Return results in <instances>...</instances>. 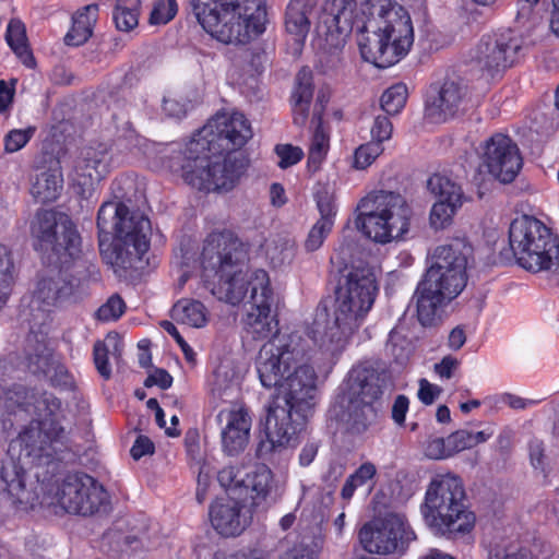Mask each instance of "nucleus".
<instances>
[{
	"mask_svg": "<svg viewBox=\"0 0 559 559\" xmlns=\"http://www.w3.org/2000/svg\"><path fill=\"white\" fill-rule=\"evenodd\" d=\"M246 169V160L235 153H191L190 142L183 152L182 178L191 187L205 191H229Z\"/></svg>",
	"mask_w": 559,
	"mask_h": 559,
	"instance_id": "obj_11",
	"label": "nucleus"
},
{
	"mask_svg": "<svg viewBox=\"0 0 559 559\" xmlns=\"http://www.w3.org/2000/svg\"><path fill=\"white\" fill-rule=\"evenodd\" d=\"M304 357L299 336L277 335L260 348L255 367L264 388H276L285 382V396L281 402L297 412L312 413L318 397L317 374L312 367L300 365Z\"/></svg>",
	"mask_w": 559,
	"mask_h": 559,
	"instance_id": "obj_3",
	"label": "nucleus"
},
{
	"mask_svg": "<svg viewBox=\"0 0 559 559\" xmlns=\"http://www.w3.org/2000/svg\"><path fill=\"white\" fill-rule=\"evenodd\" d=\"M275 152L280 158L277 165L283 169L297 164L304 156L301 148L290 144H278Z\"/></svg>",
	"mask_w": 559,
	"mask_h": 559,
	"instance_id": "obj_55",
	"label": "nucleus"
},
{
	"mask_svg": "<svg viewBox=\"0 0 559 559\" xmlns=\"http://www.w3.org/2000/svg\"><path fill=\"white\" fill-rule=\"evenodd\" d=\"M282 559H318L317 552L302 544L294 546Z\"/></svg>",
	"mask_w": 559,
	"mask_h": 559,
	"instance_id": "obj_64",
	"label": "nucleus"
},
{
	"mask_svg": "<svg viewBox=\"0 0 559 559\" xmlns=\"http://www.w3.org/2000/svg\"><path fill=\"white\" fill-rule=\"evenodd\" d=\"M407 88L404 84H395L389 87L381 96V108L388 115H396L405 106Z\"/></svg>",
	"mask_w": 559,
	"mask_h": 559,
	"instance_id": "obj_45",
	"label": "nucleus"
},
{
	"mask_svg": "<svg viewBox=\"0 0 559 559\" xmlns=\"http://www.w3.org/2000/svg\"><path fill=\"white\" fill-rule=\"evenodd\" d=\"M98 247L106 259L110 236L121 242L108 257L111 264H131L133 258L141 260L150 248L151 222L139 211H131L122 202L104 203L97 213Z\"/></svg>",
	"mask_w": 559,
	"mask_h": 559,
	"instance_id": "obj_7",
	"label": "nucleus"
},
{
	"mask_svg": "<svg viewBox=\"0 0 559 559\" xmlns=\"http://www.w3.org/2000/svg\"><path fill=\"white\" fill-rule=\"evenodd\" d=\"M377 292L372 269L353 266L346 269V273L338 281L333 319H328L325 307L317 310L312 338L329 361L330 368L370 311Z\"/></svg>",
	"mask_w": 559,
	"mask_h": 559,
	"instance_id": "obj_2",
	"label": "nucleus"
},
{
	"mask_svg": "<svg viewBox=\"0 0 559 559\" xmlns=\"http://www.w3.org/2000/svg\"><path fill=\"white\" fill-rule=\"evenodd\" d=\"M171 318L191 328H202L207 322V311L199 300L181 299L171 309Z\"/></svg>",
	"mask_w": 559,
	"mask_h": 559,
	"instance_id": "obj_34",
	"label": "nucleus"
},
{
	"mask_svg": "<svg viewBox=\"0 0 559 559\" xmlns=\"http://www.w3.org/2000/svg\"><path fill=\"white\" fill-rule=\"evenodd\" d=\"M488 559H539V557L528 546H512L503 552L490 554Z\"/></svg>",
	"mask_w": 559,
	"mask_h": 559,
	"instance_id": "obj_60",
	"label": "nucleus"
},
{
	"mask_svg": "<svg viewBox=\"0 0 559 559\" xmlns=\"http://www.w3.org/2000/svg\"><path fill=\"white\" fill-rule=\"evenodd\" d=\"M0 493L17 510L27 511L37 503L38 495L26 471L13 459L0 464Z\"/></svg>",
	"mask_w": 559,
	"mask_h": 559,
	"instance_id": "obj_21",
	"label": "nucleus"
},
{
	"mask_svg": "<svg viewBox=\"0 0 559 559\" xmlns=\"http://www.w3.org/2000/svg\"><path fill=\"white\" fill-rule=\"evenodd\" d=\"M539 0H523L520 3L516 22L522 27H534L538 24L539 16L533 12V5L537 4Z\"/></svg>",
	"mask_w": 559,
	"mask_h": 559,
	"instance_id": "obj_58",
	"label": "nucleus"
},
{
	"mask_svg": "<svg viewBox=\"0 0 559 559\" xmlns=\"http://www.w3.org/2000/svg\"><path fill=\"white\" fill-rule=\"evenodd\" d=\"M5 39L20 60L28 68L35 66V59L27 45L26 31L20 20H11L5 34Z\"/></svg>",
	"mask_w": 559,
	"mask_h": 559,
	"instance_id": "obj_38",
	"label": "nucleus"
},
{
	"mask_svg": "<svg viewBox=\"0 0 559 559\" xmlns=\"http://www.w3.org/2000/svg\"><path fill=\"white\" fill-rule=\"evenodd\" d=\"M473 249L463 238L438 246L431 264L414 294L417 318L421 325L433 326L440 320V309L454 299L466 285V267Z\"/></svg>",
	"mask_w": 559,
	"mask_h": 559,
	"instance_id": "obj_5",
	"label": "nucleus"
},
{
	"mask_svg": "<svg viewBox=\"0 0 559 559\" xmlns=\"http://www.w3.org/2000/svg\"><path fill=\"white\" fill-rule=\"evenodd\" d=\"M48 271L39 277L33 293L32 308L49 311L72 296L74 284L68 282L59 269L48 266Z\"/></svg>",
	"mask_w": 559,
	"mask_h": 559,
	"instance_id": "obj_24",
	"label": "nucleus"
},
{
	"mask_svg": "<svg viewBox=\"0 0 559 559\" xmlns=\"http://www.w3.org/2000/svg\"><path fill=\"white\" fill-rule=\"evenodd\" d=\"M62 183V175L58 169H45L32 180L31 193L38 202H52L60 195Z\"/></svg>",
	"mask_w": 559,
	"mask_h": 559,
	"instance_id": "obj_32",
	"label": "nucleus"
},
{
	"mask_svg": "<svg viewBox=\"0 0 559 559\" xmlns=\"http://www.w3.org/2000/svg\"><path fill=\"white\" fill-rule=\"evenodd\" d=\"M469 99L468 85L462 78H449L436 96L428 102L426 112L433 121H445L465 109Z\"/></svg>",
	"mask_w": 559,
	"mask_h": 559,
	"instance_id": "obj_22",
	"label": "nucleus"
},
{
	"mask_svg": "<svg viewBox=\"0 0 559 559\" xmlns=\"http://www.w3.org/2000/svg\"><path fill=\"white\" fill-rule=\"evenodd\" d=\"M332 223L329 221H318L310 229L305 241L306 250L309 252L318 250L332 230Z\"/></svg>",
	"mask_w": 559,
	"mask_h": 559,
	"instance_id": "obj_53",
	"label": "nucleus"
},
{
	"mask_svg": "<svg viewBox=\"0 0 559 559\" xmlns=\"http://www.w3.org/2000/svg\"><path fill=\"white\" fill-rule=\"evenodd\" d=\"M463 203L438 201L430 212V224L436 229H442L452 222V217Z\"/></svg>",
	"mask_w": 559,
	"mask_h": 559,
	"instance_id": "obj_46",
	"label": "nucleus"
},
{
	"mask_svg": "<svg viewBox=\"0 0 559 559\" xmlns=\"http://www.w3.org/2000/svg\"><path fill=\"white\" fill-rule=\"evenodd\" d=\"M34 247L41 252L43 260L48 264L59 254L75 250L81 236L72 219L64 213L55 210H38L29 226Z\"/></svg>",
	"mask_w": 559,
	"mask_h": 559,
	"instance_id": "obj_12",
	"label": "nucleus"
},
{
	"mask_svg": "<svg viewBox=\"0 0 559 559\" xmlns=\"http://www.w3.org/2000/svg\"><path fill=\"white\" fill-rule=\"evenodd\" d=\"M377 473L374 464L366 462L361 464L352 475H349L341 490V497L344 500H350L357 488L362 487L371 480Z\"/></svg>",
	"mask_w": 559,
	"mask_h": 559,
	"instance_id": "obj_42",
	"label": "nucleus"
},
{
	"mask_svg": "<svg viewBox=\"0 0 559 559\" xmlns=\"http://www.w3.org/2000/svg\"><path fill=\"white\" fill-rule=\"evenodd\" d=\"M252 138L248 119L240 112L217 116L190 141L191 153H235Z\"/></svg>",
	"mask_w": 559,
	"mask_h": 559,
	"instance_id": "obj_14",
	"label": "nucleus"
},
{
	"mask_svg": "<svg viewBox=\"0 0 559 559\" xmlns=\"http://www.w3.org/2000/svg\"><path fill=\"white\" fill-rule=\"evenodd\" d=\"M509 242L516 262L526 271L559 269V237L536 217L515 218L509 228Z\"/></svg>",
	"mask_w": 559,
	"mask_h": 559,
	"instance_id": "obj_10",
	"label": "nucleus"
},
{
	"mask_svg": "<svg viewBox=\"0 0 559 559\" xmlns=\"http://www.w3.org/2000/svg\"><path fill=\"white\" fill-rule=\"evenodd\" d=\"M25 361L27 370L35 376H47L53 367L51 349L40 342L29 346Z\"/></svg>",
	"mask_w": 559,
	"mask_h": 559,
	"instance_id": "obj_41",
	"label": "nucleus"
},
{
	"mask_svg": "<svg viewBox=\"0 0 559 559\" xmlns=\"http://www.w3.org/2000/svg\"><path fill=\"white\" fill-rule=\"evenodd\" d=\"M480 166L501 183L512 182L523 166L518 144L508 135L496 133L483 145Z\"/></svg>",
	"mask_w": 559,
	"mask_h": 559,
	"instance_id": "obj_19",
	"label": "nucleus"
},
{
	"mask_svg": "<svg viewBox=\"0 0 559 559\" xmlns=\"http://www.w3.org/2000/svg\"><path fill=\"white\" fill-rule=\"evenodd\" d=\"M352 32L350 16L345 9L337 7L336 11L324 9L318 15L314 33L319 46L326 51L341 49Z\"/></svg>",
	"mask_w": 559,
	"mask_h": 559,
	"instance_id": "obj_23",
	"label": "nucleus"
},
{
	"mask_svg": "<svg viewBox=\"0 0 559 559\" xmlns=\"http://www.w3.org/2000/svg\"><path fill=\"white\" fill-rule=\"evenodd\" d=\"M121 352L122 345L116 336L108 335L105 341H97L94 344V364L98 373L105 380H108L111 377V368L108 362L109 355L118 361L121 356Z\"/></svg>",
	"mask_w": 559,
	"mask_h": 559,
	"instance_id": "obj_37",
	"label": "nucleus"
},
{
	"mask_svg": "<svg viewBox=\"0 0 559 559\" xmlns=\"http://www.w3.org/2000/svg\"><path fill=\"white\" fill-rule=\"evenodd\" d=\"M320 120V117L318 118ZM329 148V136L323 131L321 123L319 122L312 135L311 145L309 150L308 164L314 170H317Z\"/></svg>",
	"mask_w": 559,
	"mask_h": 559,
	"instance_id": "obj_44",
	"label": "nucleus"
},
{
	"mask_svg": "<svg viewBox=\"0 0 559 559\" xmlns=\"http://www.w3.org/2000/svg\"><path fill=\"white\" fill-rule=\"evenodd\" d=\"M421 513L426 524L436 534L447 537L469 533L476 521L467 503L463 480L451 473L431 478Z\"/></svg>",
	"mask_w": 559,
	"mask_h": 559,
	"instance_id": "obj_8",
	"label": "nucleus"
},
{
	"mask_svg": "<svg viewBox=\"0 0 559 559\" xmlns=\"http://www.w3.org/2000/svg\"><path fill=\"white\" fill-rule=\"evenodd\" d=\"M459 366L460 361L455 357L448 355L435 365V371L440 378L450 379Z\"/></svg>",
	"mask_w": 559,
	"mask_h": 559,
	"instance_id": "obj_63",
	"label": "nucleus"
},
{
	"mask_svg": "<svg viewBox=\"0 0 559 559\" xmlns=\"http://www.w3.org/2000/svg\"><path fill=\"white\" fill-rule=\"evenodd\" d=\"M448 439V448L450 451L451 456L455 453H459L465 449L472 448V441L471 432L462 429L457 430L450 436L447 437Z\"/></svg>",
	"mask_w": 559,
	"mask_h": 559,
	"instance_id": "obj_59",
	"label": "nucleus"
},
{
	"mask_svg": "<svg viewBox=\"0 0 559 559\" xmlns=\"http://www.w3.org/2000/svg\"><path fill=\"white\" fill-rule=\"evenodd\" d=\"M273 472L264 464L257 465L253 471L246 474L243 487L250 489L253 503L265 501L274 489Z\"/></svg>",
	"mask_w": 559,
	"mask_h": 559,
	"instance_id": "obj_35",
	"label": "nucleus"
},
{
	"mask_svg": "<svg viewBox=\"0 0 559 559\" xmlns=\"http://www.w3.org/2000/svg\"><path fill=\"white\" fill-rule=\"evenodd\" d=\"M428 190L435 194L439 200L445 202H464V193L461 186L451 180L450 178L435 174L427 181Z\"/></svg>",
	"mask_w": 559,
	"mask_h": 559,
	"instance_id": "obj_39",
	"label": "nucleus"
},
{
	"mask_svg": "<svg viewBox=\"0 0 559 559\" xmlns=\"http://www.w3.org/2000/svg\"><path fill=\"white\" fill-rule=\"evenodd\" d=\"M36 129L28 127L26 129H13L4 136V150L7 153H15L23 148L33 138Z\"/></svg>",
	"mask_w": 559,
	"mask_h": 559,
	"instance_id": "obj_49",
	"label": "nucleus"
},
{
	"mask_svg": "<svg viewBox=\"0 0 559 559\" xmlns=\"http://www.w3.org/2000/svg\"><path fill=\"white\" fill-rule=\"evenodd\" d=\"M386 376L368 366H356L341 386L332 412L345 430L354 436L367 432L377 424Z\"/></svg>",
	"mask_w": 559,
	"mask_h": 559,
	"instance_id": "obj_6",
	"label": "nucleus"
},
{
	"mask_svg": "<svg viewBox=\"0 0 559 559\" xmlns=\"http://www.w3.org/2000/svg\"><path fill=\"white\" fill-rule=\"evenodd\" d=\"M358 46L364 60L378 68H389L405 57L413 43L414 29L408 12L392 0H366Z\"/></svg>",
	"mask_w": 559,
	"mask_h": 559,
	"instance_id": "obj_4",
	"label": "nucleus"
},
{
	"mask_svg": "<svg viewBox=\"0 0 559 559\" xmlns=\"http://www.w3.org/2000/svg\"><path fill=\"white\" fill-rule=\"evenodd\" d=\"M56 499L67 513L83 516L107 512L110 504L104 486L84 473L67 475L58 487Z\"/></svg>",
	"mask_w": 559,
	"mask_h": 559,
	"instance_id": "obj_15",
	"label": "nucleus"
},
{
	"mask_svg": "<svg viewBox=\"0 0 559 559\" xmlns=\"http://www.w3.org/2000/svg\"><path fill=\"white\" fill-rule=\"evenodd\" d=\"M140 0H117L112 20L117 29L121 32H130L139 24Z\"/></svg>",
	"mask_w": 559,
	"mask_h": 559,
	"instance_id": "obj_40",
	"label": "nucleus"
},
{
	"mask_svg": "<svg viewBox=\"0 0 559 559\" xmlns=\"http://www.w3.org/2000/svg\"><path fill=\"white\" fill-rule=\"evenodd\" d=\"M265 255L274 269L290 265L296 255V241L288 235H276L266 242Z\"/></svg>",
	"mask_w": 559,
	"mask_h": 559,
	"instance_id": "obj_33",
	"label": "nucleus"
},
{
	"mask_svg": "<svg viewBox=\"0 0 559 559\" xmlns=\"http://www.w3.org/2000/svg\"><path fill=\"white\" fill-rule=\"evenodd\" d=\"M106 170L105 148L84 147L74 162L73 181L81 188L82 193H85L100 181Z\"/></svg>",
	"mask_w": 559,
	"mask_h": 559,
	"instance_id": "obj_28",
	"label": "nucleus"
},
{
	"mask_svg": "<svg viewBox=\"0 0 559 559\" xmlns=\"http://www.w3.org/2000/svg\"><path fill=\"white\" fill-rule=\"evenodd\" d=\"M357 210V227L376 242L386 243L408 231L412 210L399 193L370 192L360 200Z\"/></svg>",
	"mask_w": 559,
	"mask_h": 559,
	"instance_id": "obj_9",
	"label": "nucleus"
},
{
	"mask_svg": "<svg viewBox=\"0 0 559 559\" xmlns=\"http://www.w3.org/2000/svg\"><path fill=\"white\" fill-rule=\"evenodd\" d=\"M221 424L225 423L222 429V444L228 455H236L242 452L249 441L251 418L243 408L224 409L217 415Z\"/></svg>",
	"mask_w": 559,
	"mask_h": 559,
	"instance_id": "obj_25",
	"label": "nucleus"
},
{
	"mask_svg": "<svg viewBox=\"0 0 559 559\" xmlns=\"http://www.w3.org/2000/svg\"><path fill=\"white\" fill-rule=\"evenodd\" d=\"M318 0H290L285 14L286 31L304 41L307 37Z\"/></svg>",
	"mask_w": 559,
	"mask_h": 559,
	"instance_id": "obj_29",
	"label": "nucleus"
},
{
	"mask_svg": "<svg viewBox=\"0 0 559 559\" xmlns=\"http://www.w3.org/2000/svg\"><path fill=\"white\" fill-rule=\"evenodd\" d=\"M312 95V72L308 68H302L296 76V87L293 94V100L296 103L310 104Z\"/></svg>",
	"mask_w": 559,
	"mask_h": 559,
	"instance_id": "obj_48",
	"label": "nucleus"
},
{
	"mask_svg": "<svg viewBox=\"0 0 559 559\" xmlns=\"http://www.w3.org/2000/svg\"><path fill=\"white\" fill-rule=\"evenodd\" d=\"M0 403L3 408V430L11 431L29 421L12 441V445H17L21 454L33 463L40 464L44 459H52L66 447V429L49 419L61 405L53 394L23 384H13L3 390Z\"/></svg>",
	"mask_w": 559,
	"mask_h": 559,
	"instance_id": "obj_1",
	"label": "nucleus"
},
{
	"mask_svg": "<svg viewBox=\"0 0 559 559\" xmlns=\"http://www.w3.org/2000/svg\"><path fill=\"white\" fill-rule=\"evenodd\" d=\"M383 152L382 145L377 142H368L360 145L355 152V167L365 169Z\"/></svg>",
	"mask_w": 559,
	"mask_h": 559,
	"instance_id": "obj_52",
	"label": "nucleus"
},
{
	"mask_svg": "<svg viewBox=\"0 0 559 559\" xmlns=\"http://www.w3.org/2000/svg\"><path fill=\"white\" fill-rule=\"evenodd\" d=\"M273 301L269 274L264 270H255L251 282V306L243 319L245 330L253 340H263L277 333V321L271 313Z\"/></svg>",
	"mask_w": 559,
	"mask_h": 559,
	"instance_id": "obj_18",
	"label": "nucleus"
},
{
	"mask_svg": "<svg viewBox=\"0 0 559 559\" xmlns=\"http://www.w3.org/2000/svg\"><path fill=\"white\" fill-rule=\"evenodd\" d=\"M521 48L519 39L511 31H503L481 37L475 59L481 69L490 73L510 67Z\"/></svg>",
	"mask_w": 559,
	"mask_h": 559,
	"instance_id": "obj_20",
	"label": "nucleus"
},
{
	"mask_svg": "<svg viewBox=\"0 0 559 559\" xmlns=\"http://www.w3.org/2000/svg\"><path fill=\"white\" fill-rule=\"evenodd\" d=\"M219 5H228L230 10L241 13L243 15H258L261 12L263 20L266 21L265 0H234L230 3H223Z\"/></svg>",
	"mask_w": 559,
	"mask_h": 559,
	"instance_id": "obj_54",
	"label": "nucleus"
},
{
	"mask_svg": "<svg viewBox=\"0 0 559 559\" xmlns=\"http://www.w3.org/2000/svg\"><path fill=\"white\" fill-rule=\"evenodd\" d=\"M253 276L254 272L249 278L245 267L218 276L219 298L234 306L240 304L247 296L248 290H251Z\"/></svg>",
	"mask_w": 559,
	"mask_h": 559,
	"instance_id": "obj_30",
	"label": "nucleus"
},
{
	"mask_svg": "<svg viewBox=\"0 0 559 559\" xmlns=\"http://www.w3.org/2000/svg\"><path fill=\"white\" fill-rule=\"evenodd\" d=\"M17 274L19 270L12 250L0 245V310L11 296Z\"/></svg>",
	"mask_w": 559,
	"mask_h": 559,
	"instance_id": "obj_36",
	"label": "nucleus"
},
{
	"mask_svg": "<svg viewBox=\"0 0 559 559\" xmlns=\"http://www.w3.org/2000/svg\"><path fill=\"white\" fill-rule=\"evenodd\" d=\"M362 548L369 554L403 555L416 534L402 513L389 512L365 523L358 533Z\"/></svg>",
	"mask_w": 559,
	"mask_h": 559,
	"instance_id": "obj_13",
	"label": "nucleus"
},
{
	"mask_svg": "<svg viewBox=\"0 0 559 559\" xmlns=\"http://www.w3.org/2000/svg\"><path fill=\"white\" fill-rule=\"evenodd\" d=\"M98 4L92 3L83 7L73 15V24L67 33L64 41L69 46H80L93 35L98 19Z\"/></svg>",
	"mask_w": 559,
	"mask_h": 559,
	"instance_id": "obj_31",
	"label": "nucleus"
},
{
	"mask_svg": "<svg viewBox=\"0 0 559 559\" xmlns=\"http://www.w3.org/2000/svg\"><path fill=\"white\" fill-rule=\"evenodd\" d=\"M139 143L140 138L129 120H123L121 126H117L114 145L118 151L131 152L139 146Z\"/></svg>",
	"mask_w": 559,
	"mask_h": 559,
	"instance_id": "obj_47",
	"label": "nucleus"
},
{
	"mask_svg": "<svg viewBox=\"0 0 559 559\" xmlns=\"http://www.w3.org/2000/svg\"><path fill=\"white\" fill-rule=\"evenodd\" d=\"M210 520L214 530L225 537L240 535L249 524L242 506L233 499H218L212 503Z\"/></svg>",
	"mask_w": 559,
	"mask_h": 559,
	"instance_id": "obj_27",
	"label": "nucleus"
},
{
	"mask_svg": "<svg viewBox=\"0 0 559 559\" xmlns=\"http://www.w3.org/2000/svg\"><path fill=\"white\" fill-rule=\"evenodd\" d=\"M126 309V304L119 295H112L98 308L96 318L100 321H114L119 319Z\"/></svg>",
	"mask_w": 559,
	"mask_h": 559,
	"instance_id": "obj_51",
	"label": "nucleus"
},
{
	"mask_svg": "<svg viewBox=\"0 0 559 559\" xmlns=\"http://www.w3.org/2000/svg\"><path fill=\"white\" fill-rule=\"evenodd\" d=\"M371 142L380 145L392 136L393 126L386 116H377L371 127Z\"/></svg>",
	"mask_w": 559,
	"mask_h": 559,
	"instance_id": "obj_56",
	"label": "nucleus"
},
{
	"mask_svg": "<svg viewBox=\"0 0 559 559\" xmlns=\"http://www.w3.org/2000/svg\"><path fill=\"white\" fill-rule=\"evenodd\" d=\"M311 413L297 412L292 405L274 399L267 406L265 431L270 451L294 448L299 442V435L305 429Z\"/></svg>",
	"mask_w": 559,
	"mask_h": 559,
	"instance_id": "obj_17",
	"label": "nucleus"
},
{
	"mask_svg": "<svg viewBox=\"0 0 559 559\" xmlns=\"http://www.w3.org/2000/svg\"><path fill=\"white\" fill-rule=\"evenodd\" d=\"M242 471L236 466H225L217 474L219 485L226 489L243 487Z\"/></svg>",
	"mask_w": 559,
	"mask_h": 559,
	"instance_id": "obj_57",
	"label": "nucleus"
},
{
	"mask_svg": "<svg viewBox=\"0 0 559 559\" xmlns=\"http://www.w3.org/2000/svg\"><path fill=\"white\" fill-rule=\"evenodd\" d=\"M266 61L265 53L259 48H241L235 58V62L248 74H260Z\"/></svg>",
	"mask_w": 559,
	"mask_h": 559,
	"instance_id": "obj_43",
	"label": "nucleus"
},
{
	"mask_svg": "<svg viewBox=\"0 0 559 559\" xmlns=\"http://www.w3.org/2000/svg\"><path fill=\"white\" fill-rule=\"evenodd\" d=\"M178 11L176 0H158L150 15L151 24H166L173 20Z\"/></svg>",
	"mask_w": 559,
	"mask_h": 559,
	"instance_id": "obj_50",
	"label": "nucleus"
},
{
	"mask_svg": "<svg viewBox=\"0 0 559 559\" xmlns=\"http://www.w3.org/2000/svg\"><path fill=\"white\" fill-rule=\"evenodd\" d=\"M248 261L249 246L233 231L212 233L206 237L201 254L205 277H218L235 272L239 267H246Z\"/></svg>",
	"mask_w": 559,
	"mask_h": 559,
	"instance_id": "obj_16",
	"label": "nucleus"
},
{
	"mask_svg": "<svg viewBox=\"0 0 559 559\" xmlns=\"http://www.w3.org/2000/svg\"><path fill=\"white\" fill-rule=\"evenodd\" d=\"M81 242H78L75 250L59 254V259L51 260L47 265L59 269L68 278V282L74 284V288L91 280L96 281L99 276V271L94 262L95 255L83 253Z\"/></svg>",
	"mask_w": 559,
	"mask_h": 559,
	"instance_id": "obj_26",
	"label": "nucleus"
},
{
	"mask_svg": "<svg viewBox=\"0 0 559 559\" xmlns=\"http://www.w3.org/2000/svg\"><path fill=\"white\" fill-rule=\"evenodd\" d=\"M447 438H436L428 442L426 455L433 460H442L451 456Z\"/></svg>",
	"mask_w": 559,
	"mask_h": 559,
	"instance_id": "obj_61",
	"label": "nucleus"
},
{
	"mask_svg": "<svg viewBox=\"0 0 559 559\" xmlns=\"http://www.w3.org/2000/svg\"><path fill=\"white\" fill-rule=\"evenodd\" d=\"M441 393V389L431 384L426 379L419 380L418 399L426 405H430Z\"/></svg>",
	"mask_w": 559,
	"mask_h": 559,
	"instance_id": "obj_62",
	"label": "nucleus"
}]
</instances>
